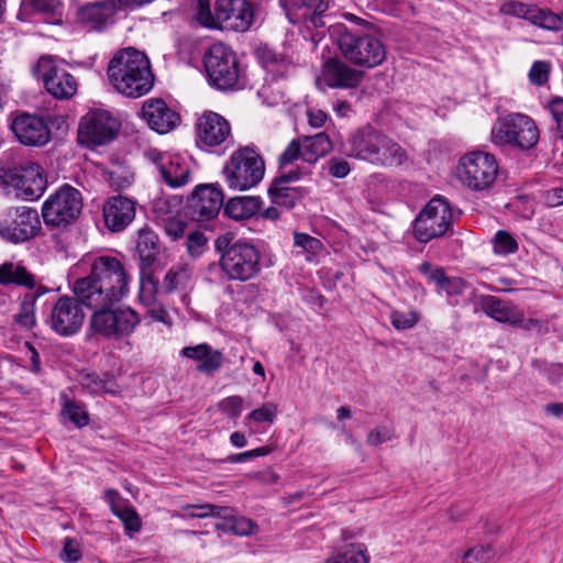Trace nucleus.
<instances>
[{"instance_id": "obj_1", "label": "nucleus", "mask_w": 563, "mask_h": 563, "mask_svg": "<svg viewBox=\"0 0 563 563\" xmlns=\"http://www.w3.org/2000/svg\"><path fill=\"white\" fill-rule=\"evenodd\" d=\"M129 283L130 275L124 265L112 256L97 257L89 275L73 283V292L92 311L89 329L93 334L121 340L140 324L141 318L134 309L115 307L128 295Z\"/></svg>"}, {"instance_id": "obj_2", "label": "nucleus", "mask_w": 563, "mask_h": 563, "mask_svg": "<svg viewBox=\"0 0 563 563\" xmlns=\"http://www.w3.org/2000/svg\"><path fill=\"white\" fill-rule=\"evenodd\" d=\"M107 75L111 86L129 98L148 93L154 85L148 57L133 47L119 51L110 59Z\"/></svg>"}, {"instance_id": "obj_3", "label": "nucleus", "mask_w": 563, "mask_h": 563, "mask_svg": "<svg viewBox=\"0 0 563 563\" xmlns=\"http://www.w3.org/2000/svg\"><path fill=\"white\" fill-rule=\"evenodd\" d=\"M214 247L220 253L219 265L227 280L249 282L261 273L262 253L251 242H232L230 235L223 234L216 239Z\"/></svg>"}, {"instance_id": "obj_4", "label": "nucleus", "mask_w": 563, "mask_h": 563, "mask_svg": "<svg viewBox=\"0 0 563 563\" xmlns=\"http://www.w3.org/2000/svg\"><path fill=\"white\" fill-rule=\"evenodd\" d=\"M265 174V162L251 146L234 151L222 168L224 183L233 190H249L257 186Z\"/></svg>"}, {"instance_id": "obj_5", "label": "nucleus", "mask_w": 563, "mask_h": 563, "mask_svg": "<svg viewBox=\"0 0 563 563\" xmlns=\"http://www.w3.org/2000/svg\"><path fill=\"white\" fill-rule=\"evenodd\" d=\"M338 45L344 58L357 66L373 68L386 58V48L382 41L361 31L342 30Z\"/></svg>"}, {"instance_id": "obj_6", "label": "nucleus", "mask_w": 563, "mask_h": 563, "mask_svg": "<svg viewBox=\"0 0 563 563\" xmlns=\"http://www.w3.org/2000/svg\"><path fill=\"white\" fill-rule=\"evenodd\" d=\"M492 141L497 145L528 151L538 143L539 129L530 117L510 113L496 121L492 129Z\"/></svg>"}, {"instance_id": "obj_7", "label": "nucleus", "mask_w": 563, "mask_h": 563, "mask_svg": "<svg viewBox=\"0 0 563 563\" xmlns=\"http://www.w3.org/2000/svg\"><path fill=\"white\" fill-rule=\"evenodd\" d=\"M498 168L494 155L482 151L471 152L460 159L457 177L468 189L484 191L494 185Z\"/></svg>"}, {"instance_id": "obj_8", "label": "nucleus", "mask_w": 563, "mask_h": 563, "mask_svg": "<svg viewBox=\"0 0 563 563\" xmlns=\"http://www.w3.org/2000/svg\"><path fill=\"white\" fill-rule=\"evenodd\" d=\"M81 210L80 191L69 185H64L44 201L42 218L47 227L66 228L80 216Z\"/></svg>"}, {"instance_id": "obj_9", "label": "nucleus", "mask_w": 563, "mask_h": 563, "mask_svg": "<svg viewBox=\"0 0 563 563\" xmlns=\"http://www.w3.org/2000/svg\"><path fill=\"white\" fill-rule=\"evenodd\" d=\"M205 68L210 82L220 90L235 87L240 66L234 52L222 43L210 46L205 54Z\"/></svg>"}, {"instance_id": "obj_10", "label": "nucleus", "mask_w": 563, "mask_h": 563, "mask_svg": "<svg viewBox=\"0 0 563 563\" xmlns=\"http://www.w3.org/2000/svg\"><path fill=\"white\" fill-rule=\"evenodd\" d=\"M266 0H218L216 7L217 21L224 27L238 32L247 31L257 20L263 18Z\"/></svg>"}, {"instance_id": "obj_11", "label": "nucleus", "mask_w": 563, "mask_h": 563, "mask_svg": "<svg viewBox=\"0 0 563 563\" xmlns=\"http://www.w3.org/2000/svg\"><path fill=\"white\" fill-rule=\"evenodd\" d=\"M452 210L449 202L442 197H435L429 201L419 213L413 223V235L427 243L442 236L450 228Z\"/></svg>"}, {"instance_id": "obj_12", "label": "nucleus", "mask_w": 563, "mask_h": 563, "mask_svg": "<svg viewBox=\"0 0 563 563\" xmlns=\"http://www.w3.org/2000/svg\"><path fill=\"white\" fill-rule=\"evenodd\" d=\"M119 130V121L109 111L92 110L80 120L78 141L88 147L104 145L117 136Z\"/></svg>"}, {"instance_id": "obj_13", "label": "nucleus", "mask_w": 563, "mask_h": 563, "mask_svg": "<svg viewBox=\"0 0 563 563\" xmlns=\"http://www.w3.org/2000/svg\"><path fill=\"white\" fill-rule=\"evenodd\" d=\"M82 306L85 305L75 294L74 297H59L51 309L48 327L64 338L78 333L86 319Z\"/></svg>"}, {"instance_id": "obj_14", "label": "nucleus", "mask_w": 563, "mask_h": 563, "mask_svg": "<svg viewBox=\"0 0 563 563\" xmlns=\"http://www.w3.org/2000/svg\"><path fill=\"white\" fill-rule=\"evenodd\" d=\"M40 230L37 211L26 206L9 209L0 222V238L14 244L34 238Z\"/></svg>"}, {"instance_id": "obj_15", "label": "nucleus", "mask_w": 563, "mask_h": 563, "mask_svg": "<svg viewBox=\"0 0 563 563\" xmlns=\"http://www.w3.org/2000/svg\"><path fill=\"white\" fill-rule=\"evenodd\" d=\"M34 74L43 80L47 92L57 99H69L77 91L74 76L64 67L57 66L49 56H43L37 60Z\"/></svg>"}, {"instance_id": "obj_16", "label": "nucleus", "mask_w": 563, "mask_h": 563, "mask_svg": "<svg viewBox=\"0 0 563 563\" xmlns=\"http://www.w3.org/2000/svg\"><path fill=\"white\" fill-rule=\"evenodd\" d=\"M197 144L201 148H212L231 140V125L221 114L203 112L196 122Z\"/></svg>"}, {"instance_id": "obj_17", "label": "nucleus", "mask_w": 563, "mask_h": 563, "mask_svg": "<svg viewBox=\"0 0 563 563\" xmlns=\"http://www.w3.org/2000/svg\"><path fill=\"white\" fill-rule=\"evenodd\" d=\"M11 130L18 141L25 146L41 147L51 140V129L43 117L19 113L11 122Z\"/></svg>"}, {"instance_id": "obj_18", "label": "nucleus", "mask_w": 563, "mask_h": 563, "mask_svg": "<svg viewBox=\"0 0 563 563\" xmlns=\"http://www.w3.org/2000/svg\"><path fill=\"white\" fill-rule=\"evenodd\" d=\"M120 12L117 0H99L81 5L77 19L86 27L101 32L115 24Z\"/></svg>"}, {"instance_id": "obj_19", "label": "nucleus", "mask_w": 563, "mask_h": 563, "mask_svg": "<svg viewBox=\"0 0 563 563\" xmlns=\"http://www.w3.org/2000/svg\"><path fill=\"white\" fill-rule=\"evenodd\" d=\"M223 206V194L213 185H200L188 201V213L195 221L213 219Z\"/></svg>"}, {"instance_id": "obj_20", "label": "nucleus", "mask_w": 563, "mask_h": 563, "mask_svg": "<svg viewBox=\"0 0 563 563\" xmlns=\"http://www.w3.org/2000/svg\"><path fill=\"white\" fill-rule=\"evenodd\" d=\"M106 227L112 232L123 231L135 218L136 202L125 196H113L103 205Z\"/></svg>"}, {"instance_id": "obj_21", "label": "nucleus", "mask_w": 563, "mask_h": 563, "mask_svg": "<svg viewBox=\"0 0 563 563\" xmlns=\"http://www.w3.org/2000/svg\"><path fill=\"white\" fill-rule=\"evenodd\" d=\"M364 74L339 58H329L322 66V80L330 88L350 89L357 87Z\"/></svg>"}, {"instance_id": "obj_22", "label": "nucleus", "mask_w": 563, "mask_h": 563, "mask_svg": "<svg viewBox=\"0 0 563 563\" xmlns=\"http://www.w3.org/2000/svg\"><path fill=\"white\" fill-rule=\"evenodd\" d=\"M148 158L157 168L162 180L169 187L179 188L189 181L190 168L179 157L151 152Z\"/></svg>"}, {"instance_id": "obj_23", "label": "nucleus", "mask_w": 563, "mask_h": 563, "mask_svg": "<svg viewBox=\"0 0 563 563\" xmlns=\"http://www.w3.org/2000/svg\"><path fill=\"white\" fill-rule=\"evenodd\" d=\"M142 115L150 128L161 134L173 130L180 120L179 114L169 109L162 99L145 101L142 107Z\"/></svg>"}, {"instance_id": "obj_24", "label": "nucleus", "mask_w": 563, "mask_h": 563, "mask_svg": "<svg viewBox=\"0 0 563 563\" xmlns=\"http://www.w3.org/2000/svg\"><path fill=\"white\" fill-rule=\"evenodd\" d=\"M21 183L15 196L23 200H36L46 189V178L42 167L34 162L24 161L21 163Z\"/></svg>"}, {"instance_id": "obj_25", "label": "nucleus", "mask_w": 563, "mask_h": 563, "mask_svg": "<svg viewBox=\"0 0 563 563\" xmlns=\"http://www.w3.org/2000/svg\"><path fill=\"white\" fill-rule=\"evenodd\" d=\"M300 177L301 172L296 169L275 178L268 189L273 203L292 208L302 197V190L299 187H291L290 183L299 180Z\"/></svg>"}, {"instance_id": "obj_26", "label": "nucleus", "mask_w": 563, "mask_h": 563, "mask_svg": "<svg viewBox=\"0 0 563 563\" xmlns=\"http://www.w3.org/2000/svg\"><path fill=\"white\" fill-rule=\"evenodd\" d=\"M379 133L371 126L361 128L351 133L345 148L347 155L371 163Z\"/></svg>"}, {"instance_id": "obj_27", "label": "nucleus", "mask_w": 563, "mask_h": 563, "mask_svg": "<svg viewBox=\"0 0 563 563\" xmlns=\"http://www.w3.org/2000/svg\"><path fill=\"white\" fill-rule=\"evenodd\" d=\"M181 356L199 362L197 371L205 374H212L223 364V354L219 350L212 349L207 343H200L194 346H185L180 351Z\"/></svg>"}, {"instance_id": "obj_28", "label": "nucleus", "mask_w": 563, "mask_h": 563, "mask_svg": "<svg viewBox=\"0 0 563 563\" xmlns=\"http://www.w3.org/2000/svg\"><path fill=\"white\" fill-rule=\"evenodd\" d=\"M406 159V151L388 135L380 132L371 164L395 167L400 166Z\"/></svg>"}, {"instance_id": "obj_29", "label": "nucleus", "mask_w": 563, "mask_h": 563, "mask_svg": "<svg viewBox=\"0 0 563 563\" xmlns=\"http://www.w3.org/2000/svg\"><path fill=\"white\" fill-rule=\"evenodd\" d=\"M135 249L139 254L141 271H150L159 253L157 234L148 227L140 229Z\"/></svg>"}, {"instance_id": "obj_30", "label": "nucleus", "mask_w": 563, "mask_h": 563, "mask_svg": "<svg viewBox=\"0 0 563 563\" xmlns=\"http://www.w3.org/2000/svg\"><path fill=\"white\" fill-rule=\"evenodd\" d=\"M481 309L490 318L501 323L511 324L517 318V307L509 301L485 295L478 298Z\"/></svg>"}, {"instance_id": "obj_31", "label": "nucleus", "mask_w": 563, "mask_h": 563, "mask_svg": "<svg viewBox=\"0 0 563 563\" xmlns=\"http://www.w3.org/2000/svg\"><path fill=\"white\" fill-rule=\"evenodd\" d=\"M419 271L422 273L430 282L434 283L442 290H444L449 296H457L461 295L464 290V282L460 277H449L446 276L443 268L439 266H433L429 262H423L419 265Z\"/></svg>"}, {"instance_id": "obj_32", "label": "nucleus", "mask_w": 563, "mask_h": 563, "mask_svg": "<svg viewBox=\"0 0 563 563\" xmlns=\"http://www.w3.org/2000/svg\"><path fill=\"white\" fill-rule=\"evenodd\" d=\"M299 142L302 148V161L309 164H314L332 150V142L324 132L299 136Z\"/></svg>"}, {"instance_id": "obj_33", "label": "nucleus", "mask_w": 563, "mask_h": 563, "mask_svg": "<svg viewBox=\"0 0 563 563\" xmlns=\"http://www.w3.org/2000/svg\"><path fill=\"white\" fill-rule=\"evenodd\" d=\"M194 266L188 263H176L165 274L162 288L165 292L186 290L192 283Z\"/></svg>"}, {"instance_id": "obj_34", "label": "nucleus", "mask_w": 563, "mask_h": 563, "mask_svg": "<svg viewBox=\"0 0 563 563\" xmlns=\"http://www.w3.org/2000/svg\"><path fill=\"white\" fill-rule=\"evenodd\" d=\"M261 200L257 197L244 196L229 199L223 206V212L233 220H245L252 218L261 209Z\"/></svg>"}, {"instance_id": "obj_35", "label": "nucleus", "mask_w": 563, "mask_h": 563, "mask_svg": "<svg viewBox=\"0 0 563 563\" xmlns=\"http://www.w3.org/2000/svg\"><path fill=\"white\" fill-rule=\"evenodd\" d=\"M0 284H14L32 289L36 285V279L35 276L20 263L5 262L0 265Z\"/></svg>"}, {"instance_id": "obj_36", "label": "nucleus", "mask_w": 563, "mask_h": 563, "mask_svg": "<svg viewBox=\"0 0 563 563\" xmlns=\"http://www.w3.org/2000/svg\"><path fill=\"white\" fill-rule=\"evenodd\" d=\"M325 563H368V555L363 544H350L328 558Z\"/></svg>"}, {"instance_id": "obj_37", "label": "nucleus", "mask_w": 563, "mask_h": 563, "mask_svg": "<svg viewBox=\"0 0 563 563\" xmlns=\"http://www.w3.org/2000/svg\"><path fill=\"white\" fill-rule=\"evenodd\" d=\"M62 399V415L65 418L70 420L77 428H82L89 423V415L84 405L66 396H63Z\"/></svg>"}, {"instance_id": "obj_38", "label": "nucleus", "mask_w": 563, "mask_h": 563, "mask_svg": "<svg viewBox=\"0 0 563 563\" xmlns=\"http://www.w3.org/2000/svg\"><path fill=\"white\" fill-rule=\"evenodd\" d=\"M37 296L35 295H25L23 298L20 311L14 316V322L25 329H32L36 324L35 317V302Z\"/></svg>"}, {"instance_id": "obj_39", "label": "nucleus", "mask_w": 563, "mask_h": 563, "mask_svg": "<svg viewBox=\"0 0 563 563\" xmlns=\"http://www.w3.org/2000/svg\"><path fill=\"white\" fill-rule=\"evenodd\" d=\"M82 388L87 389L92 395L102 393H114V383L110 377H100L95 373H86L80 377Z\"/></svg>"}, {"instance_id": "obj_40", "label": "nucleus", "mask_w": 563, "mask_h": 563, "mask_svg": "<svg viewBox=\"0 0 563 563\" xmlns=\"http://www.w3.org/2000/svg\"><path fill=\"white\" fill-rule=\"evenodd\" d=\"M531 23L550 31H559L563 26V14L559 15L550 11H544L538 7L532 10Z\"/></svg>"}, {"instance_id": "obj_41", "label": "nucleus", "mask_w": 563, "mask_h": 563, "mask_svg": "<svg viewBox=\"0 0 563 563\" xmlns=\"http://www.w3.org/2000/svg\"><path fill=\"white\" fill-rule=\"evenodd\" d=\"M185 510H198L189 511L188 516L191 518H206V517H223L227 518L230 509L228 507H221L212 504L202 505H187L184 507Z\"/></svg>"}, {"instance_id": "obj_42", "label": "nucleus", "mask_w": 563, "mask_h": 563, "mask_svg": "<svg viewBox=\"0 0 563 563\" xmlns=\"http://www.w3.org/2000/svg\"><path fill=\"white\" fill-rule=\"evenodd\" d=\"M494 252L498 255L514 254L518 250V243L516 239L507 231L499 230L493 240Z\"/></svg>"}, {"instance_id": "obj_43", "label": "nucleus", "mask_w": 563, "mask_h": 563, "mask_svg": "<svg viewBox=\"0 0 563 563\" xmlns=\"http://www.w3.org/2000/svg\"><path fill=\"white\" fill-rule=\"evenodd\" d=\"M534 9L536 5L526 4L516 0H509L500 5L499 12L505 15L522 18L530 22L533 14L532 10Z\"/></svg>"}, {"instance_id": "obj_44", "label": "nucleus", "mask_w": 563, "mask_h": 563, "mask_svg": "<svg viewBox=\"0 0 563 563\" xmlns=\"http://www.w3.org/2000/svg\"><path fill=\"white\" fill-rule=\"evenodd\" d=\"M330 0H279L286 12L301 7L311 9L316 14H322L329 7Z\"/></svg>"}, {"instance_id": "obj_45", "label": "nucleus", "mask_w": 563, "mask_h": 563, "mask_svg": "<svg viewBox=\"0 0 563 563\" xmlns=\"http://www.w3.org/2000/svg\"><path fill=\"white\" fill-rule=\"evenodd\" d=\"M494 555L495 553L492 545H476L464 553L462 563H486L492 560Z\"/></svg>"}, {"instance_id": "obj_46", "label": "nucleus", "mask_w": 563, "mask_h": 563, "mask_svg": "<svg viewBox=\"0 0 563 563\" xmlns=\"http://www.w3.org/2000/svg\"><path fill=\"white\" fill-rule=\"evenodd\" d=\"M20 173L21 164L18 166H0V186L4 189L13 188L18 192L19 184L21 183Z\"/></svg>"}, {"instance_id": "obj_47", "label": "nucleus", "mask_w": 563, "mask_h": 563, "mask_svg": "<svg viewBox=\"0 0 563 563\" xmlns=\"http://www.w3.org/2000/svg\"><path fill=\"white\" fill-rule=\"evenodd\" d=\"M190 7L197 12V20L199 23L207 27H214L217 25L216 20L210 10V3L208 0H189Z\"/></svg>"}, {"instance_id": "obj_48", "label": "nucleus", "mask_w": 563, "mask_h": 563, "mask_svg": "<svg viewBox=\"0 0 563 563\" xmlns=\"http://www.w3.org/2000/svg\"><path fill=\"white\" fill-rule=\"evenodd\" d=\"M146 271H141V284H140V300L144 305H151L154 302L155 294L157 291V282L148 274L145 275Z\"/></svg>"}, {"instance_id": "obj_49", "label": "nucleus", "mask_w": 563, "mask_h": 563, "mask_svg": "<svg viewBox=\"0 0 563 563\" xmlns=\"http://www.w3.org/2000/svg\"><path fill=\"white\" fill-rule=\"evenodd\" d=\"M390 321L397 330H407L418 323L419 314L416 311H394L390 314Z\"/></svg>"}, {"instance_id": "obj_50", "label": "nucleus", "mask_w": 563, "mask_h": 563, "mask_svg": "<svg viewBox=\"0 0 563 563\" xmlns=\"http://www.w3.org/2000/svg\"><path fill=\"white\" fill-rule=\"evenodd\" d=\"M26 5L34 12L48 15H59L63 8L59 0H29Z\"/></svg>"}, {"instance_id": "obj_51", "label": "nucleus", "mask_w": 563, "mask_h": 563, "mask_svg": "<svg viewBox=\"0 0 563 563\" xmlns=\"http://www.w3.org/2000/svg\"><path fill=\"white\" fill-rule=\"evenodd\" d=\"M229 530L236 536H250L257 531L258 526L245 517H233L229 521Z\"/></svg>"}, {"instance_id": "obj_52", "label": "nucleus", "mask_w": 563, "mask_h": 563, "mask_svg": "<svg viewBox=\"0 0 563 563\" xmlns=\"http://www.w3.org/2000/svg\"><path fill=\"white\" fill-rule=\"evenodd\" d=\"M207 242H208V239L206 238V235L202 232H200L198 230L189 232L187 235L186 245H187V251L190 254V256H192V257L200 256L206 250Z\"/></svg>"}, {"instance_id": "obj_53", "label": "nucleus", "mask_w": 563, "mask_h": 563, "mask_svg": "<svg viewBox=\"0 0 563 563\" xmlns=\"http://www.w3.org/2000/svg\"><path fill=\"white\" fill-rule=\"evenodd\" d=\"M117 517L121 519L124 523V527L128 531L137 532L141 529V519L137 512L126 505L120 508V510L113 512Z\"/></svg>"}, {"instance_id": "obj_54", "label": "nucleus", "mask_w": 563, "mask_h": 563, "mask_svg": "<svg viewBox=\"0 0 563 563\" xmlns=\"http://www.w3.org/2000/svg\"><path fill=\"white\" fill-rule=\"evenodd\" d=\"M394 439V429L387 426H378L372 429L366 437V442L371 446H378Z\"/></svg>"}, {"instance_id": "obj_55", "label": "nucleus", "mask_w": 563, "mask_h": 563, "mask_svg": "<svg viewBox=\"0 0 563 563\" xmlns=\"http://www.w3.org/2000/svg\"><path fill=\"white\" fill-rule=\"evenodd\" d=\"M298 158L302 159V148L299 142V137L297 140H292L287 145L285 151L280 154L278 163L280 167H285L292 164Z\"/></svg>"}, {"instance_id": "obj_56", "label": "nucleus", "mask_w": 563, "mask_h": 563, "mask_svg": "<svg viewBox=\"0 0 563 563\" xmlns=\"http://www.w3.org/2000/svg\"><path fill=\"white\" fill-rule=\"evenodd\" d=\"M220 409L231 419H238L242 412L243 399L240 396H231L219 404Z\"/></svg>"}, {"instance_id": "obj_57", "label": "nucleus", "mask_w": 563, "mask_h": 563, "mask_svg": "<svg viewBox=\"0 0 563 563\" xmlns=\"http://www.w3.org/2000/svg\"><path fill=\"white\" fill-rule=\"evenodd\" d=\"M60 559L67 563H75L81 559V550L77 540L66 538Z\"/></svg>"}, {"instance_id": "obj_58", "label": "nucleus", "mask_w": 563, "mask_h": 563, "mask_svg": "<svg viewBox=\"0 0 563 563\" xmlns=\"http://www.w3.org/2000/svg\"><path fill=\"white\" fill-rule=\"evenodd\" d=\"M294 243L311 254H317L322 249V243L318 239L306 233H295Z\"/></svg>"}, {"instance_id": "obj_59", "label": "nucleus", "mask_w": 563, "mask_h": 563, "mask_svg": "<svg viewBox=\"0 0 563 563\" xmlns=\"http://www.w3.org/2000/svg\"><path fill=\"white\" fill-rule=\"evenodd\" d=\"M277 413L276 405L272 402H267L263 405L261 408L253 410L249 419H252L256 422H273Z\"/></svg>"}, {"instance_id": "obj_60", "label": "nucleus", "mask_w": 563, "mask_h": 563, "mask_svg": "<svg viewBox=\"0 0 563 563\" xmlns=\"http://www.w3.org/2000/svg\"><path fill=\"white\" fill-rule=\"evenodd\" d=\"M550 67L545 62H534L530 71L529 79L531 82L542 86L549 79Z\"/></svg>"}, {"instance_id": "obj_61", "label": "nucleus", "mask_w": 563, "mask_h": 563, "mask_svg": "<svg viewBox=\"0 0 563 563\" xmlns=\"http://www.w3.org/2000/svg\"><path fill=\"white\" fill-rule=\"evenodd\" d=\"M328 172L335 178H344L350 174L351 167L344 159L332 158L328 162Z\"/></svg>"}, {"instance_id": "obj_62", "label": "nucleus", "mask_w": 563, "mask_h": 563, "mask_svg": "<svg viewBox=\"0 0 563 563\" xmlns=\"http://www.w3.org/2000/svg\"><path fill=\"white\" fill-rule=\"evenodd\" d=\"M517 318L518 319H516V321H512V325H518L523 330H537L538 332L543 331L542 321L532 318L526 319L519 309H517Z\"/></svg>"}, {"instance_id": "obj_63", "label": "nucleus", "mask_w": 563, "mask_h": 563, "mask_svg": "<svg viewBox=\"0 0 563 563\" xmlns=\"http://www.w3.org/2000/svg\"><path fill=\"white\" fill-rule=\"evenodd\" d=\"M550 111L556 122L558 133L563 139V99L558 98L550 104Z\"/></svg>"}, {"instance_id": "obj_64", "label": "nucleus", "mask_w": 563, "mask_h": 563, "mask_svg": "<svg viewBox=\"0 0 563 563\" xmlns=\"http://www.w3.org/2000/svg\"><path fill=\"white\" fill-rule=\"evenodd\" d=\"M543 200L549 207L563 205V188H552L543 194Z\"/></svg>"}]
</instances>
